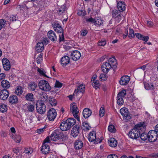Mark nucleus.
<instances>
[{"mask_svg":"<svg viewBox=\"0 0 158 158\" xmlns=\"http://www.w3.org/2000/svg\"><path fill=\"white\" fill-rule=\"evenodd\" d=\"M144 129V123H140L136 124L134 128L129 131L128 135L132 139H136L139 137L141 133L143 132Z\"/></svg>","mask_w":158,"mask_h":158,"instance_id":"nucleus-1","label":"nucleus"},{"mask_svg":"<svg viewBox=\"0 0 158 158\" xmlns=\"http://www.w3.org/2000/svg\"><path fill=\"white\" fill-rule=\"evenodd\" d=\"M37 112L40 114H44L46 111V106L42 101H38L36 104Z\"/></svg>","mask_w":158,"mask_h":158,"instance_id":"nucleus-2","label":"nucleus"},{"mask_svg":"<svg viewBox=\"0 0 158 158\" xmlns=\"http://www.w3.org/2000/svg\"><path fill=\"white\" fill-rule=\"evenodd\" d=\"M38 86L40 89L45 91H48L51 89L50 86L48 82L44 80H42L39 82Z\"/></svg>","mask_w":158,"mask_h":158,"instance_id":"nucleus-3","label":"nucleus"},{"mask_svg":"<svg viewBox=\"0 0 158 158\" xmlns=\"http://www.w3.org/2000/svg\"><path fill=\"white\" fill-rule=\"evenodd\" d=\"M85 90V85L82 84L80 85L76 89L73 94V96L78 97V98H80L81 97Z\"/></svg>","mask_w":158,"mask_h":158,"instance_id":"nucleus-4","label":"nucleus"},{"mask_svg":"<svg viewBox=\"0 0 158 158\" xmlns=\"http://www.w3.org/2000/svg\"><path fill=\"white\" fill-rule=\"evenodd\" d=\"M70 111L71 112L74 117L78 121H79L80 119L78 117L79 110L76 104L75 103H72L70 105Z\"/></svg>","mask_w":158,"mask_h":158,"instance_id":"nucleus-5","label":"nucleus"},{"mask_svg":"<svg viewBox=\"0 0 158 158\" xmlns=\"http://www.w3.org/2000/svg\"><path fill=\"white\" fill-rule=\"evenodd\" d=\"M88 138L90 142H94L95 144L100 143L102 142V139L96 138V133L94 131H92L89 133Z\"/></svg>","mask_w":158,"mask_h":158,"instance_id":"nucleus-6","label":"nucleus"},{"mask_svg":"<svg viewBox=\"0 0 158 158\" xmlns=\"http://www.w3.org/2000/svg\"><path fill=\"white\" fill-rule=\"evenodd\" d=\"M120 112L122 115L123 116V118L125 121L127 122L131 119V116L127 108H122L120 110Z\"/></svg>","mask_w":158,"mask_h":158,"instance_id":"nucleus-7","label":"nucleus"},{"mask_svg":"<svg viewBox=\"0 0 158 158\" xmlns=\"http://www.w3.org/2000/svg\"><path fill=\"white\" fill-rule=\"evenodd\" d=\"M158 134L154 130L150 131L148 134V139L151 142H154L155 141L157 137Z\"/></svg>","mask_w":158,"mask_h":158,"instance_id":"nucleus-8","label":"nucleus"},{"mask_svg":"<svg viewBox=\"0 0 158 158\" xmlns=\"http://www.w3.org/2000/svg\"><path fill=\"white\" fill-rule=\"evenodd\" d=\"M62 138V134L58 130H55L51 135L50 138L51 140L56 141Z\"/></svg>","mask_w":158,"mask_h":158,"instance_id":"nucleus-9","label":"nucleus"},{"mask_svg":"<svg viewBox=\"0 0 158 158\" xmlns=\"http://www.w3.org/2000/svg\"><path fill=\"white\" fill-rule=\"evenodd\" d=\"M57 113L55 109H50L48 112L47 117L50 121H53L56 116Z\"/></svg>","mask_w":158,"mask_h":158,"instance_id":"nucleus-10","label":"nucleus"},{"mask_svg":"<svg viewBox=\"0 0 158 158\" xmlns=\"http://www.w3.org/2000/svg\"><path fill=\"white\" fill-rule=\"evenodd\" d=\"M81 56V53L79 51L75 50L72 52L71 54V58L75 61L78 60Z\"/></svg>","mask_w":158,"mask_h":158,"instance_id":"nucleus-11","label":"nucleus"},{"mask_svg":"<svg viewBox=\"0 0 158 158\" xmlns=\"http://www.w3.org/2000/svg\"><path fill=\"white\" fill-rule=\"evenodd\" d=\"M9 93L8 91L6 89H3L0 91V99L5 100L8 97Z\"/></svg>","mask_w":158,"mask_h":158,"instance_id":"nucleus-12","label":"nucleus"},{"mask_svg":"<svg viewBox=\"0 0 158 158\" xmlns=\"http://www.w3.org/2000/svg\"><path fill=\"white\" fill-rule=\"evenodd\" d=\"M52 26L54 30L57 33H61L63 32L62 28L56 21H55L52 23Z\"/></svg>","mask_w":158,"mask_h":158,"instance_id":"nucleus-13","label":"nucleus"},{"mask_svg":"<svg viewBox=\"0 0 158 158\" xmlns=\"http://www.w3.org/2000/svg\"><path fill=\"white\" fill-rule=\"evenodd\" d=\"M130 80V77L127 75L122 77L119 81V83L121 85H127Z\"/></svg>","mask_w":158,"mask_h":158,"instance_id":"nucleus-14","label":"nucleus"},{"mask_svg":"<svg viewBox=\"0 0 158 158\" xmlns=\"http://www.w3.org/2000/svg\"><path fill=\"white\" fill-rule=\"evenodd\" d=\"M2 63L3 68L5 70H9L10 68V65L9 60L6 58L2 60Z\"/></svg>","mask_w":158,"mask_h":158,"instance_id":"nucleus-15","label":"nucleus"},{"mask_svg":"<svg viewBox=\"0 0 158 158\" xmlns=\"http://www.w3.org/2000/svg\"><path fill=\"white\" fill-rule=\"evenodd\" d=\"M112 67L111 65L107 62L103 63L102 66V69L103 72L105 73H107Z\"/></svg>","mask_w":158,"mask_h":158,"instance_id":"nucleus-16","label":"nucleus"},{"mask_svg":"<svg viewBox=\"0 0 158 158\" xmlns=\"http://www.w3.org/2000/svg\"><path fill=\"white\" fill-rule=\"evenodd\" d=\"M69 58L67 56H64L60 60L61 64L63 66H66L69 63Z\"/></svg>","mask_w":158,"mask_h":158,"instance_id":"nucleus-17","label":"nucleus"},{"mask_svg":"<svg viewBox=\"0 0 158 158\" xmlns=\"http://www.w3.org/2000/svg\"><path fill=\"white\" fill-rule=\"evenodd\" d=\"M112 15L113 17L114 18V19L117 18L118 19H122V16L123 17V15L120 14V12H118V10L116 9L113 10L112 11Z\"/></svg>","mask_w":158,"mask_h":158,"instance_id":"nucleus-18","label":"nucleus"},{"mask_svg":"<svg viewBox=\"0 0 158 158\" xmlns=\"http://www.w3.org/2000/svg\"><path fill=\"white\" fill-rule=\"evenodd\" d=\"M80 127L78 126H74L71 130V135L73 137H77L79 133Z\"/></svg>","mask_w":158,"mask_h":158,"instance_id":"nucleus-19","label":"nucleus"},{"mask_svg":"<svg viewBox=\"0 0 158 158\" xmlns=\"http://www.w3.org/2000/svg\"><path fill=\"white\" fill-rule=\"evenodd\" d=\"M48 36L49 38L52 41L56 40V36L54 32L52 30L49 31L48 33Z\"/></svg>","mask_w":158,"mask_h":158,"instance_id":"nucleus-20","label":"nucleus"},{"mask_svg":"<svg viewBox=\"0 0 158 158\" xmlns=\"http://www.w3.org/2000/svg\"><path fill=\"white\" fill-rule=\"evenodd\" d=\"M111 65L112 68H115L117 64V61L114 57L110 58L107 62Z\"/></svg>","mask_w":158,"mask_h":158,"instance_id":"nucleus-21","label":"nucleus"},{"mask_svg":"<svg viewBox=\"0 0 158 158\" xmlns=\"http://www.w3.org/2000/svg\"><path fill=\"white\" fill-rule=\"evenodd\" d=\"M41 150L44 154H48L50 151L49 145L47 144H43Z\"/></svg>","mask_w":158,"mask_h":158,"instance_id":"nucleus-22","label":"nucleus"},{"mask_svg":"<svg viewBox=\"0 0 158 158\" xmlns=\"http://www.w3.org/2000/svg\"><path fill=\"white\" fill-rule=\"evenodd\" d=\"M118 9L119 12H123L126 9L125 3L122 1L118 2L117 3Z\"/></svg>","mask_w":158,"mask_h":158,"instance_id":"nucleus-23","label":"nucleus"},{"mask_svg":"<svg viewBox=\"0 0 158 158\" xmlns=\"http://www.w3.org/2000/svg\"><path fill=\"white\" fill-rule=\"evenodd\" d=\"M92 113V111L89 109L85 108L83 111V116L85 118H88L91 116Z\"/></svg>","mask_w":158,"mask_h":158,"instance_id":"nucleus-24","label":"nucleus"},{"mask_svg":"<svg viewBox=\"0 0 158 158\" xmlns=\"http://www.w3.org/2000/svg\"><path fill=\"white\" fill-rule=\"evenodd\" d=\"M144 85L147 90H152L156 89V86L152 83H145Z\"/></svg>","mask_w":158,"mask_h":158,"instance_id":"nucleus-25","label":"nucleus"},{"mask_svg":"<svg viewBox=\"0 0 158 158\" xmlns=\"http://www.w3.org/2000/svg\"><path fill=\"white\" fill-rule=\"evenodd\" d=\"M60 128L63 131H67L70 128L66 121L61 123L60 125Z\"/></svg>","mask_w":158,"mask_h":158,"instance_id":"nucleus-26","label":"nucleus"},{"mask_svg":"<svg viewBox=\"0 0 158 158\" xmlns=\"http://www.w3.org/2000/svg\"><path fill=\"white\" fill-rule=\"evenodd\" d=\"M44 46L43 43L41 41L39 42L37 44L35 48L36 51L38 52H40L43 50Z\"/></svg>","mask_w":158,"mask_h":158,"instance_id":"nucleus-27","label":"nucleus"},{"mask_svg":"<svg viewBox=\"0 0 158 158\" xmlns=\"http://www.w3.org/2000/svg\"><path fill=\"white\" fill-rule=\"evenodd\" d=\"M83 143L80 140H76L74 143V148L76 149H80L82 148Z\"/></svg>","mask_w":158,"mask_h":158,"instance_id":"nucleus-28","label":"nucleus"},{"mask_svg":"<svg viewBox=\"0 0 158 158\" xmlns=\"http://www.w3.org/2000/svg\"><path fill=\"white\" fill-rule=\"evenodd\" d=\"M108 143L110 147H115L117 145V142L114 138H111L108 140Z\"/></svg>","mask_w":158,"mask_h":158,"instance_id":"nucleus-29","label":"nucleus"},{"mask_svg":"<svg viewBox=\"0 0 158 158\" xmlns=\"http://www.w3.org/2000/svg\"><path fill=\"white\" fill-rule=\"evenodd\" d=\"M9 101L10 103L13 104L17 103L18 102V97L15 95L10 96L9 98Z\"/></svg>","mask_w":158,"mask_h":158,"instance_id":"nucleus-30","label":"nucleus"},{"mask_svg":"<svg viewBox=\"0 0 158 158\" xmlns=\"http://www.w3.org/2000/svg\"><path fill=\"white\" fill-rule=\"evenodd\" d=\"M23 92V88L20 86H17L15 89V94L17 95H21Z\"/></svg>","mask_w":158,"mask_h":158,"instance_id":"nucleus-31","label":"nucleus"},{"mask_svg":"<svg viewBox=\"0 0 158 158\" xmlns=\"http://www.w3.org/2000/svg\"><path fill=\"white\" fill-rule=\"evenodd\" d=\"M1 83L2 86L3 88H9L10 86V83L6 80H3Z\"/></svg>","mask_w":158,"mask_h":158,"instance_id":"nucleus-32","label":"nucleus"},{"mask_svg":"<svg viewBox=\"0 0 158 158\" xmlns=\"http://www.w3.org/2000/svg\"><path fill=\"white\" fill-rule=\"evenodd\" d=\"M37 87V85L35 82H31L29 83L28 85V88L31 91H34Z\"/></svg>","mask_w":158,"mask_h":158,"instance_id":"nucleus-33","label":"nucleus"},{"mask_svg":"<svg viewBox=\"0 0 158 158\" xmlns=\"http://www.w3.org/2000/svg\"><path fill=\"white\" fill-rule=\"evenodd\" d=\"M66 123H67L70 128L71 126L74 125L76 123L75 120L73 118H69L66 121Z\"/></svg>","mask_w":158,"mask_h":158,"instance_id":"nucleus-34","label":"nucleus"},{"mask_svg":"<svg viewBox=\"0 0 158 158\" xmlns=\"http://www.w3.org/2000/svg\"><path fill=\"white\" fill-rule=\"evenodd\" d=\"M27 100L33 102L34 101V95L32 93H28L25 96Z\"/></svg>","mask_w":158,"mask_h":158,"instance_id":"nucleus-35","label":"nucleus"},{"mask_svg":"<svg viewBox=\"0 0 158 158\" xmlns=\"http://www.w3.org/2000/svg\"><path fill=\"white\" fill-rule=\"evenodd\" d=\"M90 23H94V25L99 26L102 24V20H87Z\"/></svg>","mask_w":158,"mask_h":158,"instance_id":"nucleus-36","label":"nucleus"},{"mask_svg":"<svg viewBox=\"0 0 158 158\" xmlns=\"http://www.w3.org/2000/svg\"><path fill=\"white\" fill-rule=\"evenodd\" d=\"M66 10V8L65 5H63L57 11L58 14L61 15L65 12V11Z\"/></svg>","mask_w":158,"mask_h":158,"instance_id":"nucleus-37","label":"nucleus"},{"mask_svg":"<svg viewBox=\"0 0 158 158\" xmlns=\"http://www.w3.org/2000/svg\"><path fill=\"white\" fill-rule=\"evenodd\" d=\"M33 152V150L31 148H24V153L28 155L31 154Z\"/></svg>","mask_w":158,"mask_h":158,"instance_id":"nucleus-38","label":"nucleus"},{"mask_svg":"<svg viewBox=\"0 0 158 158\" xmlns=\"http://www.w3.org/2000/svg\"><path fill=\"white\" fill-rule=\"evenodd\" d=\"M15 141L17 143H19L21 140V137L19 135H16L13 138Z\"/></svg>","mask_w":158,"mask_h":158,"instance_id":"nucleus-39","label":"nucleus"},{"mask_svg":"<svg viewBox=\"0 0 158 158\" xmlns=\"http://www.w3.org/2000/svg\"><path fill=\"white\" fill-rule=\"evenodd\" d=\"M7 110V107L6 105L2 104L0 105V111L2 112H5Z\"/></svg>","mask_w":158,"mask_h":158,"instance_id":"nucleus-40","label":"nucleus"},{"mask_svg":"<svg viewBox=\"0 0 158 158\" xmlns=\"http://www.w3.org/2000/svg\"><path fill=\"white\" fill-rule=\"evenodd\" d=\"M49 103L52 106H55L57 103L56 100L53 98H50L49 100Z\"/></svg>","mask_w":158,"mask_h":158,"instance_id":"nucleus-41","label":"nucleus"},{"mask_svg":"<svg viewBox=\"0 0 158 158\" xmlns=\"http://www.w3.org/2000/svg\"><path fill=\"white\" fill-rule=\"evenodd\" d=\"M37 71L40 74V75L44 77H48L46 74L45 71L42 69L38 68Z\"/></svg>","mask_w":158,"mask_h":158,"instance_id":"nucleus-42","label":"nucleus"},{"mask_svg":"<svg viewBox=\"0 0 158 158\" xmlns=\"http://www.w3.org/2000/svg\"><path fill=\"white\" fill-rule=\"evenodd\" d=\"M126 94V91L124 89L122 90L118 93L117 96L118 97H121L123 98L125 96Z\"/></svg>","mask_w":158,"mask_h":158,"instance_id":"nucleus-43","label":"nucleus"},{"mask_svg":"<svg viewBox=\"0 0 158 158\" xmlns=\"http://www.w3.org/2000/svg\"><path fill=\"white\" fill-rule=\"evenodd\" d=\"M129 35L128 37L130 39H132L133 38L135 37V33L133 30L131 28H130L129 29Z\"/></svg>","mask_w":158,"mask_h":158,"instance_id":"nucleus-44","label":"nucleus"},{"mask_svg":"<svg viewBox=\"0 0 158 158\" xmlns=\"http://www.w3.org/2000/svg\"><path fill=\"white\" fill-rule=\"evenodd\" d=\"M92 83V86L96 89L99 88L100 86V84L98 81H95Z\"/></svg>","mask_w":158,"mask_h":158,"instance_id":"nucleus-45","label":"nucleus"},{"mask_svg":"<svg viewBox=\"0 0 158 158\" xmlns=\"http://www.w3.org/2000/svg\"><path fill=\"white\" fill-rule=\"evenodd\" d=\"M117 102L118 104L119 105H122L124 103L123 100V98L121 97H117Z\"/></svg>","mask_w":158,"mask_h":158,"instance_id":"nucleus-46","label":"nucleus"},{"mask_svg":"<svg viewBox=\"0 0 158 158\" xmlns=\"http://www.w3.org/2000/svg\"><path fill=\"white\" fill-rule=\"evenodd\" d=\"M105 114V109L104 107H101L99 110V116L101 117H102Z\"/></svg>","mask_w":158,"mask_h":158,"instance_id":"nucleus-47","label":"nucleus"},{"mask_svg":"<svg viewBox=\"0 0 158 158\" xmlns=\"http://www.w3.org/2000/svg\"><path fill=\"white\" fill-rule=\"evenodd\" d=\"M108 131L112 133H114L115 131V128L113 125H111L109 126L108 127Z\"/></svg>","mask_w":158,"mask_h":158,"instance_id":"nucleus-48","label":"nucleus"},{"mask_svg":"<svg viewBox=\"0 0 158 158\" xmlns=\"http://www.w3.org/2000/svg\"><path fill=\"white\" fill-rule=\"evenodd\" d=\"M99 78L101 81H106L107 78V76L105 74L102 73L100 75Z\"/></svg>","mask_w":158,"mask_h":158,"instance_id":"nucleus-49","label":"nucleus"},{"mask_svg":"<svg viewBox=\"0 0 158 158\" xmlns=\"http://www.w3.org/2000/svg\"><path fill=\"white\" fill-rule=\"evenodd\" d=\"M140 137L141 139L143 140H145L148 139V134L144 133H142L141 135L140 134Z\"/></svg>","mask_w":158,"mask_h":158,"instance_id":"nucleus-50","label":"nucleus"},{"mask_svg":"<svg viewBox=\"0 0 158 158\" xmlns=\"http://www.w3.org/2000/svg\"><path fill=\"white\" fill-rule=\"evenodd\" d=\"M27 109L29 112H32L34 110L35 106L32 105H30L28 106Z\"/></svg>","mask_w":158,"mask_h":158,"instance_id":"nucleus-51","label":"nucleus"},{"mask_svg":"<svg viewBox=\"0 0 158 158\" xmlns=\"http://www.w3.org/2000/svg\"><path fill=\"white\" fill-rule=\"evenodd\" d=\"M6 24V20H0V30L2 27H4Z\"/></svg>","mask_w":158,"mask_h":158,"instance_id":"nucleus-52","label":"nucleus"},{"mask_svg":"<svg viewBox=\"0 0 158 158\" xmlns=\"http://www.w3.org/2000/svg\"><path fill=\"white\" fill-rule=\"evenodd\" d=\"M83 126L84 130H89L91 127L88 123H83Z\"/></svg>","mask_w":158,"mask_h":158,"instance_id":"nucleus-53","label":"nucleus"},{"mask_svg":"<svg viewBox=\"0 0 158 158\" xmlns=\"http://www.w3.org/2000/svg\"><path fill=\"white\" fill-rule=\"evenodd\" d=\"M37 62L38 64H40L43 60L42 55L41 54H40L37 57Z\"/></svg>","mask_w":158,"mask_h":158,"instance_id":"nucleus-54","label":"nucleus"},{"mask_svg":"<svg viewBox=\"0 0 158 158\" xmlns=\"http://www.w3.org/2000/svg\"><path fill=\"white\" fill-rule=\"evenodd\" d=\"M85 11L83 10H79L78 11L77 14L80 16H83L85 15Z\"/></svg>","mask_w":158,"mask_h":158,"instance_id":"nucleus-55","label":"nucleus"},{"mask_svg":"<svg viewBox=\"0 0 158 158\" xmlns=\"http://www.w3.org/2000/svg\"><path fill=\"white\" fill-rule=\"evenodd\" d=\"M98 44L99 46H103L106 44V41L105 40H101Z\"/></svg>","mask_w":158,"mask_h":158,"instance_id":"nucleus-56","label":"nucleus"},{"mask_svg":"<svg viewBox=\"0 0 158 158\" xmlns=\"http://www.w3.org/2000/svg\"><path fill=\"white\" fill-rule=\"evenodd\" d=\"M62 86V84L61 83L57 81H56L55 85V87L58 88H60Z\"/></svg>","mask_w":158,"mask_h":158,"instance_id":"nucleus-57","label":"nucleus"},{"mask_svg":"<svg viewBox=\"0 0 158 158\" xmlns=\"http://www.w3.org/2000/svg\"><path fill=\"white\" fill-rule=\"evenodd\" d=\"M145 23L148 27H152L153 25V22L151 20H145Z\"/></svg>","mask_w":158,"mask_h":158,"instance_id":"nucleus-58","label":"nucleus"},{"mask_svg":"<svg viewBox=\"0 0 158 158\" xmlns=\"http://www.w3.org/2000/svg\"><path fill=\"white\" fill-rule=\"evenodd\" d=\"M80 32L81 33V35L82 36H84L86 35L87 34V31L86 30H82Z\"/></svg>","mask_w":158,"mask_h":158,"instance_id":"nucleus-59","label":"nucleus"},{"mask_svg":"<svg viewBox=\"0 0 158 158\" xmlns=\"http://www.w3.org/2000/svg\"><path fill=\"white\" fill-rule=\"evenodd\" d=\"M149 39V37L148 36H144L143 35L142 37V39L141 40L145 42H147L148 40Z\"/></svg>","mask_w":158,"mask_h":158,"instance_id":"nucleus-60","label":"nucleus"},{"mask_svg":"<svg viewBox=\"0 0 158 158\" xmlns=\"http://www.w3.org/2000/svg\"><path fill=\"white\" fill-rule=\"evenodd\" d=\"M60 34L59 35L60 37L59 40L60 41H63L64 39V34L63 32L60 33Z\"/></svg>","mask_w":158,"mask_h":158,"instance_id":"nucleus-61","label":"nucleus"},{"mask_svg":"<svg viewBox=\"0 0 158 158\" xmlns=\"http://www.w3.org/2000/svg\"><path fill=\"white\" fill-rule=\"evenodd\" d=\"M50 142V140L49 137H47L44 140V142L43 143V144H46V143H49Z\"/></svg>","mask_w":158,"mask_h":158,"instance_id":"nucleus-62","label":"nucleus"},{"mask_svg":"<svg viewBox=\"0 0 158 158\" xmlns=\"http://www.w3.org/2000/svg\"><path fill=\"white\" fill-rule=\"evenodd\" d=\"M136 36L139 39L141 40L142 39L143 35L140 34L139 33H136L135 34Z\"/></svg>","mask_w":158,"mask_h":158,"instance_id":"nucleus-63","label":"nucleus"},{"mask_svg":"<svg viewBox=\"0 0 158 158\" xmlns=\"http://www.w3.org/2000/svg\"><path fill=\"white\" fill-rule=\"evenodd\" d=\"M107 158H118L117 156L115 154H111L109 155Z\"/></svg>","mask_w":158,"mask_h":158,"instance_id":"nucleus-64","label":"nucleus"}]
</instances>
